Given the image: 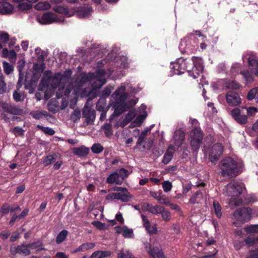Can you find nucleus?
Wrapping results in <instances>:
<instances>
[{"instance_id":"f257e3e1","label":"nucleus","mask_w":258,"mask_h":258,"mask_svg":"<svg viewBox=\"0 0 258 258\" xmlns=\"http://www.w3.org/2000/svg\"><path fill=\"white\" fill-rule=\"evenodd\" d=\"M243 164L238 159L230 157H226L222 159L219 164L218 168L221 175L223 177L230 178L236 177L242 171Z\"/></svg>"},{"instance_id":"f03ea898","label":"nucleus","mask_w":258,"mask_h":258,"mask_svg":"<svg viewBox=\"0 0 258 258\" xmlns=\"http://www.w3.org/2000/svg\"><path fill=\"white\" fill-rule=\"evenodd\" d=\"M245 189L244 185L242 183L237 181H233L224 187L223 194L226 196H231L228 204L231 208H234L237 206L242 205V200L237 198Z\"/></svg>"},{"instance_id":"7ed1b4c3","label":"nucleus","mask_w":258,"mask_h":258,"mask_svg":"<svg viewBox=\"0 0 258 258\" xmlns=\"http://www.w3.org/2000/svg\"><path fill=\"white\" fill-rule=\"evenodd\" d=\"M193 67L190 70V66L186 59L183 58H178V63L180 67V70L183 72L184 70H187L190 76L194 79L197 78L202 73L204 69L203 62L200 57H192Z\"/></svg>"},{"instance_id":"20e7f679","label":"nucleus","mask_w":258,"mask_h":258,"mask_svg":"<svg viewBox=\"0 0 258 258\" xmlns=\"http://www.w3.org/2000/svg\"><path fill=\"white\" fill-rule=\"evenodd\" d=\"M91 8L88 6L80 7L77 9L75 8L69 9L61 6L56 7L53 8V10L61 14L68 17H72L76 14L79 18H85L90 16L91 12Z\"/></svg>"},{"instance_id":"39448f33","label":"nucleus","mask_w":258,"mask_h":258,"mask_svg":"<svg viewBox=\"0 0 258 258\" xmlns=\"http://www.w3.org/2000/svg\"><path fill=\"white\" fill-rule=\"evenodd\" d=\"M106 73L103 70H99L96 75L93 73L84 75L82 78V81L92 83L94 89H99L106 83Z\"/></svg>"},{"instance_id":"423d86ee","label":"nucleus","mask_w":258,"mask_h":258,"mask_svg":"<svg viewBox=\"0 0 258 258\" xmlns=\"http://www.w3.org/2000/svg\"><path fill=\"white\" fill-rule=\"evenodd\" d=\"M72 75L71 71H66L62 74L57 73L54 75L53 77L49 79V84L50 86L56 89L58 88L59 90L63 89L66 84L69 82Z\"/></svg>"},{"instance_id":"0eeeda50","label":"nucleus","mask_w":258,"mask_h":258,"mask_svg":"<svg viewBox=\"0 0 258 258\" xmlns=\"http://www.w3.org/2000/svg\"><path fill=\"white\" fill-rule=\"evenodd\" d=\"M252 210L248 208H243L236 210L233 214V218L237 221L233 224L236 226H240L241 224L251 218Z\"/></svg>"},{"instance_id":"6e6552de","label":"nucleus","mask_w":258,"mask_h":258,"mask_svg":"<svg viewBox=\"0 0 258 258\" xmlns=\"http://www.w3.org/2000/svg\"><path fill=\"white\" fill-rule=\"evenodd\" d=\"M37 21L42 25H48L53 23L64 22V18L59 16L52 12H46L41 16H38L36 18Z\"/></svg>"},{"instance_id":"1a4fd4ad","label":"nucleus","mask_w":258,"mask_h":258,"mask_svg":"<svg viewBox=\"0 0 258 258\" xmlns=\"http://www.w3.org/2000/svg\"><path fill=\"white\" fill-rule=\"evenodd\" d=\"M206 152L209 160L215 165L223 153V147L221 144L216 143L210 146Z\"/></svg>"},{"instance_id":"9d476101","label":"nucleus","mask_w":258,"mask_h":258,"mask_svg":"<svg viewBox=\"0 0 258 258\" xmlns=\"http://www.w3.org/2000/svg\"><path fill=\"white\" fill-rule=\"evenodd\" d=\"M248 64L250 73H249L248 71L243 72L240 71V73L243 76L247 82H251L253 80L251 75V73L258 76V64L257 60L255 59L250 57L248 58Z\"/></svg>"},{"instance_id":"9b49d317","label":"nucleus","mask_w":258,"mask_h":258,"mask_svg":"<svg viewBox=\"0 0 258 258\" xmlns=\"http://www.w3.org/2000/svg\"><path fill=\"white\" fill-rule=\"evenodd\" d=\"M191 145L193 150H198L203 140V135L201 130L199 128H195L192 131L191 133Z\"/></svg>"},{"instance_id":"f8f14e48","label":"nucleus","mask_w":258,"mask_h":258,"mask_svg":"<svg viewBox=\"0 0 258 258\" xmlns=\"http://www.w3.org/2000/svg\"><path fill=\"white\" fill-rule=\"evenodd\" d=\"M148 132V130H144L143 131L141 135H140L138 140L137 141V142L136 143V146L135 147V149H139L142 151H144L145 150H149L150 149L151 147H152L153 145V142L152 141H149L148 142H145V143L146 144L143 145L142 148H141L140 146L144 142V140L145 139V137H146L147 133Z\"/></svg>"},{"instance_id":"ddd939ff","label":"nucleus","mask_w":258,"mask_h":258,"mask_svg":"<svg viewBox=\"0 0 258 258\" xmlns=\"http://www.w3.org/2000/svg\"><path fill=\"white\" fill-rule=\"evenodd\" d=\"M233 118L240 124H245L247 121V116L239 108L233 109L231 112Z\"/></svg>"},{"instance_id":"4468645a","label":"nucleus","mask_w":258,"mask_h":258,"mask_svg":"<svg viewBox=\"0 0 258 258\" xmlns=\"http://www.w3.org/2000/svg\"><path fill=\"white\" fill-rule=\"evenodd\" d=\"M225 98L227 103L232 106H237L241 102L239 95L235 92L229 91L227 92Z\"/></svg>"},{"instance_id":"2eb2a0df","label":"nucleus","mask_w":258,"mask_h":258,"mask_svg":"<svg viewBox=\"0 0 258 258\" xmlns=\"http://www.w3.org/2000/svg\"><path fill=\"white\" fill-rule=\"evenodd\" d=\"M11 252L13 254L18 253L24 255H29L31 253L29 244H22L17 246H12L11 247Z\"/></svg>"},{"instance_id":"dca6fc26","label":"nucleus","mask_w":258,"mask_h":258,"mask_svg":"<svg viewBox=\"0 0 258 258\" xmlns=\"http://www.w3.org/2000/svg\"><path fill=\"white\" fill-rule=\"evenodd\" d=\"M145 249L151 258H165L162 251L158 247L154 246L151 248V245L147 244Z\"/></svg>"},{"instance_id":"f3484780","label":"nucleus","mask_w":258,"mask_h":258,"mask_svg":"<svg viewBox=\"0 0 258 258\" xmlns=\"http://www.w3.org/2000/svg\"><path fill=\"white\" fill-rule=\"evenodd\" d=\"M146 106L145 105H142L140 107V115L136 118L132 124L135 126H139L143 123V121L147 117V113L146 112Z\"/></svg>"},{"instance_id":"a211bd4d","label":"nucleus","mask_w":258,"mask_h":258,"mask_svg":"<svg viewBox=\"0 0 258 258\" xmlns=\"http://www.w3.org/2000/svg\"><path fill=\"white\" fill-rule=\"evenodd\" d=\"M135 111H131L128 112L124 118L119 119L115 125V126L116 127H118L119 126L124 127L135 117Z\"/></svg>"},{"instance_id":"6ab92c4d","label":"nucleus","mask_w":258,"mask_h":258,"mask_svg":"<svg viewBox=\"0 0 258 258\" xmlns=\"http://www.w3.org/2000/svg\"><path fill=\"white\" fill-rule=\"evenodd\" d=\"M83 115L86 117V120L88 124L93 122L95 118V110L89 107L86 106L84 108Z\"/></svg>"},{"instance_id":"aec40b11","label":"nucleus","mask_w":258,"mask_h":258,"mask_svg":"<svg viewBox=\"0 0 258 258\" xmlns=\"http://www.w3.org/2000/svg\"><path fill=\"white\" fill-rule=\"evenodd\" d=\"M159 214L161 215V217L164 221H169L171 219L170 212L160 205L156 207V210L154 214L157 215Z\"/></svg>"},{"instance_id":"412c9836","label":"nucleus","mask_w":258,"mask_h":258,"mask_svg":"<svg viewBox=\"0 0 258 258\" xmlns=\"http://www.w3.org/2000/svg\"><path fill=\"white\" fill-rule=\"evenodd\" d=\"M125 87L121 86L113 94L114 98L118 102L123 101L127 97V94L125 92Z\"/></svg>"},{"instance_id":"4be33fe9","label":"nucleus","mask_w":258,"mask_h":258,"mask_svg":"<svg viewBox=\"0 0 258 258\" xmlns=\"http://www.w3.org/2000/svg\"><path fill=\"white\" fill-rule=\"evenodd\" d=\"M174 144L178 147H180L184 140V133L180 130H177L174 132L173 138Z\"/></svg>"},{"instance_id":"5701e85b","label":"nucleus","mask_w":258,"mask_h":258,"mask_svg":"<svg viewBox=\"0 0 258 258\" xmlns=\"http://www.w3.org/2000/svg\"><path fill=\"white\" fill-rule=\"evenodd\" d=\"M141 217L143 222V225L146 230L150 234L156 233L157 232L156 225H151L149 221L145 215H142Z\"/></svg>"},{"instance_id":"b1692460","label":"nucleus","mask_w":258,"mask_h":258,"mask_svg":"<svg viewBox=\"0 0 258 258\" xmlns=\"http://www.w3.org/2000/svg\"><path fill=\"white\" fill-rule=\"evenodd\" d=\"M106 181L110 184L115 183L116 184H121L123 182L117 172H115L110 174L107 178Z\"/></svg>"},{"instance_id":"393cba45","label":"nucleus","mask_w":258,"mask_h":258,"mask_svg":"<svg viewBox=\"0 0 258 258\" xmlns=\"http://www.w3.org/2000/svg\"><path fill=\"white\" fill-rule=\"evenodd\" d=\"M13 6L8 2H0V14H9L13 12Z\"/></svg>"},{"instance_id":"a878e982","label":"nucleus","mask_w":258,"mask_h":258,"mask_svg":"<svg viewBox=\"0 0 258 258\" xmlns=\"http://www.w3.org/2000/svg\"><path fill=\"white\" fill-rule=\"evenodd\" d=\"M72 152L76 155L79 157H84L89 154V149L84 146H82L80 147L73 148L72 149Z\"/></svg>"},{"instance_id":"bb28decb","label":"nucleus","mask_w":258,"mask_h":258,"mask_svg":"<svg viewBox=\"0 0 258 258\" xmlns=\"http://www.w3.org/2000/svg\"><path fill=\"white\" fill-rule=\"evenodd\" d=\"M95 246V243L86 242L80 245L77 248L75 249L72 252L75 253L80 251H86L93 249Z\"/></svg>"},{"instance_id":"cd10ccee","label":"nucleus","mask_w":258,"mask_h":258,"mask_svg":"<svg viewBox=\"0 0 258 258\" xmlns=\"http://www.w3.org/2000/svg\"><path fill=\"white\" fill-rule=\"evenodd\" d=\"M174 152V147L173 146L169 147L167 150L163 159V163L165 164H168L171 160L173 154Z\"/></svg>"},{"instance_id":"c85d7f7f","label":"nucleus","mask_w":258,"mask_h":258,"mask_svg":"<svg viewBox=\"0 0 258 258\" xmlns=\"http://www.w3.org/2000/svg\"><path fill=\"white\" fill-rule=\"evenodd\" d=\"M132 198V196L130 192H118L115 193V200H121L123 202L129 201Z\"/></svg>"},{"instance_id":"c756f323","label":"nucleus","mask_w":258,"mask_h":258,"mask_svg":"<svg viewBox=\"0 0 258 258\" xmlns=\"http://www.w3.org/2000/svg\"><path fill=\"white\" fill-rule=\"evenodd\" d=\"M43 64L39 65L35 63L33 66L34 76L33 80L34 81L38 80L41 76V74L43 71Z\"/></svg>"},{"instance_id":"7c9ffc66","label":"nucleus","mask_w":258,"mask_h":258,"mask_svg":"<svg viewBox=\"0 0 258 258\" xmlns=\"http://www.w3.org/2000/svg\"><path fill=\"white\" fill-rule=\"evenodd\" d=\"M111 252L109 251L98 250L94 251L91 254L92 258H104L109 256Z\"/></svg>"},{"instance_id":"2f4dec72","label":"nucleus","mask_w":258,"mask_h":258,"mask_svg":"<svg viewBox=\"0 0 258 258\" xmlns=\"http://www.w3.org/2000/svg\"><path fill=\"white\" fill-rule=\"evenodd\" d=\"M3 107L6 111L13 114H18L21 111L17 107L8 104H4Z\"/></svg>"},{"instance_id":"473e14b6","label":"nucleus","mask_w":258,"mask_h":258,"mask_svg":"<svg viewBox=\"0 0 258 258\" xmlns=\"http://www.w3.org/2000/svg\"><path fill=\"white\" fill-rule=\"evenodd\" d=\"M158 205H156L153 206L149 203H143L141 204V208L143 211H148L153 214H154L156 210V207H158Z\"/></svg>"},{"instance_id":"72a5a7b5","label":"nucleus","mask_w":258,"mask_h":258,"mask_svg":"<svg viewBox=\"0 0 258 258\" xmlns=\"http://www.w3.org/2000/svg\"><path fill=\"white\" fill-rule=\"evenodd\" d=\"M170 68L172 70L174 74L180 75L183 73V71L180 70V67L178 63V58L176 61L171 63Z\"/></svg>"},{"instance_id":"f704fd0d","label":"nucleus","mask_w":258,"mask_h":258,"mask_svg":"<svg viewBox=\"0 0 258 258\" xmlns=\"http://www.w3.org/2000/svg\"><path fill=\"white\" fill-rule=\"evenodd\" d=\"M30 249H36L37 252L41 250H44L45 248L42 247L43 244L42 242L40 241H37L36 242H33L32 243L29 244Z\"/></svg>"},{"instance_id":"c9c22d12","label":"nucleus","mask_w":258,"mask_h":258,"mask_svg":"<svg viewBox=\"0 0 258 258\" xmlns=\"http://www.w3.org/2000/svg\"><path fill=\"white\" fill-rule=\"evenodd\" d=\"M51 8V5L48 2H41L38 3L36 6L35 8L38 10L44 11Z\"/></svg>"},{"instance_id":"e433bc0d","label":"nucleus","mask_w":258,"mask_h":258,"mask_svg":"<svg viewBox=\"0 0 258 258\" xmlns=\"http://www.w3.org/2000/svg\"><path fill=\"white\" fill-rule=\"evenodd\" d=\"M255 98H258V87L251 89L247 95V98L248 100H252Z\"/></svg>"},{"instance_id":"4c0bfd02","label":"nucleus","mask_w":258,"mask_h":258,"mask_svg":"<svg viewBox=\"0 0 258 258\" xmlns=\"http://www.w3.org/2000/svg\"><path fill=\"white\" fill-rule=\"evenodd\" d=\"M213 206L215 213L217 217L219 218H220L222 216L221 205L218 202L214 201L213 204Z\"/></svg>"},{"instance_id":"58836bf2","label":"nucleus","mask_w":258,"mask_h":258,"mask_svg":"<svg viewBox=\"0 0 258 258\" xmlns=\"http://www.w3.org/2000/svg\"><path fill=\"white\" fill-rule=\"evenodd\" d=\"M68 232L66 230H63L61 231L57 235L56 239V242L57 243L59 244L62 242L66 239Z\"/></svg>"},{"instance_id":"ea45409f","label":"nucleus","mask_w":258,"mask_h":258,"mask_svg":"<svg viewBox=\"0 0 258 258\" xmlns=\"http://www.w3.org/2000/svg\"><path fill=\"white\" fill-rule=\"evenodd\" d=\"M244 230L247 233H257L258 224L248 225L244 228Z\"/></svg>"},{"instance_id":"a19ab883","label":"nucleus","mask_w":258,"mask_h":258,"mask_svg":"<svg viewBox=\"0 0 258 258\" xmlns=\"http://www.w3.org/2000/svg\"><path fill=\"white\" fill-rule=\"evenodd\" d=\"M103 146L99 143L94 144L91 147L92 152L95 154H99L103 150Z\"/></svg>"},{"instance_id":"79ce46f5","label":"nucleus","mask_w":258,"mask_h":258,"mask_svg":"<svg viewBox=\"0 0 258 258\" xmlns=\"http://www.w3.org/2000/svg\"><path fill=\"white\" fill-rule=\"evenodd\" d=\"M106 106V101L104 98L100 99L96 104V109L97 110L100 111H103L104 110L105 107Z\"/></svg>"},{"instance_id":"37998d69","label":"nucleus","mask_w":258,"mask_h":258,"mask_svg":"<svg viewBox=\"0 0 258 258\" xmlns=\"http://www.w3.org/2000/svg\"><path fill=\"white\" fill-rule=\"evenodd\" d=\"M203 198L202 194L200 191H198L196 195L192 196L189 200L190 203L195 204L198 203Z\"/></svg>"},{"instance_id":"c03bdc74","label":"nucleus","mask_w":258,"mask_h":258,"mask_svg":"<svg viewBox=\"0 0 258 258\" xmlns=\"http://www.w3.org/2000/svg\"><path fill=\"white\" fill-rule=\"evenodd\" d=\"M122 235L125 238H132L134 236L133 230L132 229L128 228L126 226H123Z\"/></svg>"},{"instance_id":"a18cd8bd","label":"nucleus","mask_w":258,"mask_h":258,"mask_svg":"<svg viewBox=\"0 0 258 258\" xmlns=\"http://www.w3.org/2000/svg\"><path fill=\"white\" fill-rule=\"evenodd\" d=\"M106 136L109 137L112 135V125L109 123H106L103 126Z\"/></svg>"},{"instance_id":"49530a36","label":"nucleus","mask_w":258,"mask_h":258,"mask_svg":"<svg viewBox=\"0 0 258 258\" xmlns=\"http://www.w3.org/2000/svg\"><path fill=\"white\" fill-rule=\"evenodd\" d=\"M30 114L35 119H39L42 116L46 115V112L45 111H35L31 112Z\"/></svg>"},{"instance_id":"de8ad7c7","label":"nucleus","mask_w":258,"mask_h":258,"mask_svg":"<svg viewBox=\"0 0 258 258\" xmlns=\"http://www.w3.org/2000/svg\"><path fill=\"white\" fill-rule=\"evenodd\" d=\"M4 72L7 75H9L13 71V67L7 61L3 62Z\"/></svg>"},{"instance_id":"09e8293b","label":"nucleus","mask_w":258,"mask_h":258,"mask_svg":"<svg viewBox=\"0 0 258 258\" xmlns=\"http://www.w3.org/2000/svg\"><path fill=\"white\" fill-rule=\"evenodd\" d=\"M162 188L165 192L170 191L172 187V184L171 182L168 180L164 181L162 183Z\"/></svg>"},{"instance_id":"8fccbe9b","label":"nucleus","mask_w":258,"mask_h":258,"mask_svg":"<svg viewBox=\"0 0 258 258\" xmlns=\"http://www.w3.org/2000/svg\"><path fill=\"white\" fill-rule=\"evenodd\" d=\"M81 117V112L78 110H75L73 112L71 116V119L74 121L76 122L78 121Z\"/></svg>"},{"instance_id":"3c124183","label":"nucleus","mask_w":258,"mask_h":258,"mask_svg":"<svg viewBox=\"0 0 258 258\" xmlns=\"http://www.w3.org/2000/svg\"><path fill=\"white\" fill-rule=\"evenodd\" d=\"M10 131L16 136H23L24 133V131L20 127H15L14 128L11 129Z\"/></svg>"},{"instance_id":"603ef678","label":"nucleus","mask_w":258,"mask_h":258,"mask_svg":"<svg viewBox=\"0 0 258 258\" xmlns=\"http://www.w3.org/2000/svg\"><path fill=\"white\" fill-rule=\"evenodd\" d=\"M226 87L231 89H237L240 87V85L235 81H232L226 84Z\"/></svg>"},{"instance_id":"864d4df0","label":"nucleus","mask_w":258,"mask_h":258,"mask_svg":"<svg viewBox=\"0 0 258 258\" xmlns=\"http://www.w3.org/2000/svg\"><path fill=\"white\" fill-rule=\"evenodd\" d=\"M37 127L41 129L46 134L53 135L55 133L54 131L52 128L48 127H43L39 125H38Z\"/></svg>"},{"instance_id":"5fc2aeb1","label":"nucleus","mask_w":258,"mask_h":258,"mask_svg":"<svg viewBox=\"0 0 258 258\" xmlns=\"http://www.w3.org/2000/svg\"><path fill=\"white\" fill-rule=\"evenodd\" d=\"M118 173L119 174V176L121 178L122 181L125 178L127 177L129 174L128 171L124 168L120 169L118 171Z\"/></svg>"},{"instance_id":"6e6d98bb","label":"nucleus","mask_w":258,"mask_h":258,"mask_svg":"<svg viewBox=\"0 0 258 258\" xmlns=\"http://www.w3.org/2000/svg\"><path fill=\"white\" fill-rule=\"evenodd\" d=\"M55 160V158L53 155H48L46 156L43 160V164L45 165L51 164Z\"/></svg>"},{"instance_id":"4d7b16f0","label":"nucleus","mask_w":258,"mask_h":258,"mask_svg":"<svg viewBox=\"0 0 258 258\" xmlns=\"http://www.w3.org/2000/svg\"><path fill=\"white\" fill-rule=\"evenodd\" d=\"M13 98L16 101L19 102L23 101L25 96L23 94H21L20 93L15 91L13 93Z\"/></svg>"},{"instance_id":"13d9d810","label":"nucleus","mask_w":258,"mask_h":258,"mask_svg":"<svg viewBox=\"0 0 258 258\" xmlns=\"http://www.w3.org/2000/svg\"><path fill=\"white\" fill-rule=\"evenodd\" d=\"M18 7L20 10L24 11L29 10L31 8V6L26 3H20Z\"/></svg>"},{"instance_id":"bf43d9fd","label":"nucleus","mask_w":258,"mask_h":258,"mask_svg":"<svg viewBox=\"0 0 258 258\" xmlns=\"http://www.w3.org/2000/svg\"><path fill=\"white\" fill-rule=\"evenodd\" d=\"M6 91V85L5 83L3 78L0 77V94H3Z\"/></svg>"},{"instance_id":"052dcab7","label":"nucleus","mask_w":258,"mask_h":258,"mask_svg":"<svg viewBox=\"0 0 258 258\" xmlns=\"http://www.w3.org/2000/svg\"><path fill=\"white\" fill-rule=\"evenodd\" d=\"M248 115L252 116L257 112V109L254 107H249L246 108Z\"/></svg>"},{"instance_id":"680f3d73","label":"nucleus","mask_w":258,"mask_h":258,"mask_svg":"<svg viewBox=\"0 0 258 258\" xmlns=\"http://www.w3.org/2000/svg\"><path fill=\"white\" fill-rule=\"evenodd\" d=\"M12 62H15L17 58V54L14 50H10L8 57Z\"/></svg>"},{"instance_id":"e2e57ef3","label":"nucleus","mask_w":258,"mask_h":258,"mask_svg":"<svg viewBox=\"0 0 258 258\" xmlns=\"http://www.w3.org/2000/svg\"><path fill=\"white\" fill-rule=\"evenodd\" d=\"M150 194L151 197L157 200L158 201L160 199V197L162 195V191L159 190L157 192L155 191H150Z\"/></svg>"},{"instance_id":"0e129e2a","label":"nucleus","mask_w":258,"mask_h":258,"mask_svg":"<svg viewBox=\"0 0 258 258\" xmlns=\"http://www.w3.org/2000/svg\"><path fill=\"white\" fill-rule=\"evenodd\" d=\"M9 211H10V206L7 204L3 205L0 210V212L2 214H7L9 213Z\"/></svg>"},{"instance_id":"69168bd1","label":"nucleus","mask_w":258,"mask_h":258,"mask_svg":"<svg viewBox=\"0 0 258 258\" xmlns=\"http://www.w3.org/2000/svg\"><path fill=\"white\" fill-rule=\"evenodd\" d=\"M158 202L161 204H164L166 206H168L170 203L169 200L164 195L161 196Z\"/></svg>"},{"instance_id":"338daca9","label":"nucleus","mask_w":258,"mask_h":258,"mask_svg":"<svg viewBox=\"0 0 258 258\" xmlns=\"http://www.w3.org/2000/svg\"><path fill=\"white\" fill-rule=\"evenodd\" d=\"M9 39V35L8 33H2L0 35V40L4 42H6Z\"/></svg>"},{"instance_id":"774afa93","label":"nucleus","mask_w":258,"mask_h":258,"mask_svg":"<svg viewBox=\"0 0 258 258\" xmlns=\"http://www.w3.org/2000/svg\"><path fill=\"white\" fill-rule=\"evenodd\" d=\"M94 225L100 230H104L106 229V225L101 223V222L98 221L94 223Z\"/></svg>"}]
</instances>
